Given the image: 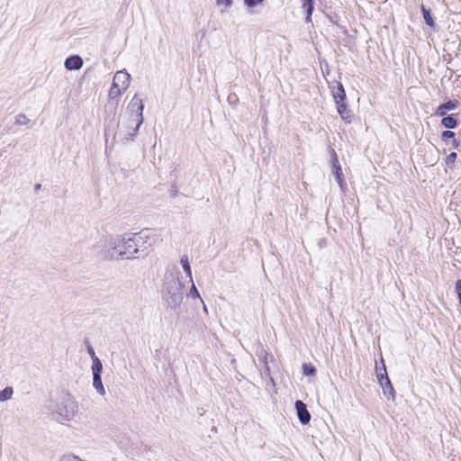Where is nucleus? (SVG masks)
Listing matches in <instances>:
<instances>
[{"label": "nucleus", "mask_w": 461, "mask_h": 461, "mask_svg": "<svg viewBox=\"0 0 461 461\" xmlns=\"http://www.w3.org/2000/svg\"><path fill=\"white\" fill-rule=\"evenodd\" d=\"M375 373H376V377H377L378 383L380 384H383V381L384 379L389 378L387 375L386 367H385V365H384L383 359H381V366H376Z\"/></svg>", "instance_id": "obj_15"}, {"label": "nucleus", "mask_w": 461, "mask_h": 461, "mask_svg": "<svg viewBox=\"0 0 461 461\" xmlns=\"http://www.w3.org/2000/svg\"><path fill=\"white\" fill-rule=\"evenodd\" d=\"M121 260L122 259H135L140 258L139 251L137 249V243L135 240L134 234L132 236L121 235Z\"/></svg>", "instance_id": "obj_6"}, {"label": "nucleus", "mask_w": 461, "mask_h": 461, "mask_svg": "<svg viewBox=\"0 0 461 461\" xmlns=\"http://www.w3.org/2000/svg\"><path fill=\"white\" fill-rule=\"evenodd\" d=\"M77 412V403L70 394L60 396L51 409V417L58 422L71 420Z\"/></svg>", "instance_id": "obj_3"}, {"label": "nucleus", "mask_w": 461, "mask_h": 461, "mask_svg": "<svg viewBox=\"0 0 461 461\" xmlns=\"http://www.w3.org/2000/svg\"><path fill=\"white\" fill-rule=\"evenodd\" d=\"M442 139H452L455 137V132L451 131H444L441 134Z\"/></svg>", "instance_id": "obj_30"}, {"label": "nucleus", "mask_w": 461, "mask_h": 461, "mask_svg": "<svg viewBox=\"0 0 461 461\" xmlns=\"http://www.w3.org/2000/svg\"><path fill=\"white\" fill-rule=\"evenodd\" d=\"M295 409L300 422L303 425L308 424L311 420V414L308 411L306 405L302 401L298 400L295 402Z\"/></svg>", "instance_id": "obj_8"}, {"label": "nucleus", "mask_w": 461, "mask_h": 461, "mask_svg": "<svg viewBox=\"0 0 461 461\" xmlns=\"http://www.w3.org/2000/svg\"><path fill=\"white\" fill-rule=\"evenodd\" d=\"M29 122V119L23 113H20L15 117V123L19 125H24Z\"/></svg>", "instance_id": "obj_25"}, {"label": "nucleus", "mask_w": 461, "mask_h": 461, "mask_svg": "<svg viewBox=\"0 0 461 461\" xmlns=\"http://www.w3.org/2000/svg\"><path fill=\"white\" fill-rule=\"evenodd\" d=\"M265 0H244V5L248 7V8H254L255 6H257L258 4H261L263 3Z\"/></svg>", "instance_id": "obj_27"}, {"label": "nucleus", "mask_w": 461, "mask_h": 461, "mask_svg": "<svg viewBox=\"0 0 461 461\" xmlns=\"http://www.w3.org/2000/svg\"><path fill=\"white\" fill-rule=\"evenodd\" d=\"M60 461H86V460H83L81 459L79 456H74V455H67V456H64Z\"/></svg>", "instance_id": "obj_29"}, {"label": "nucleus", "mask_w": 461, "mask_h": 461, "mask_svg": "<svg viewBox=\"0 0 461 461\" xmlns=\"http://www.w3.org/2000/svg\"><path fill=\"white\" fill-rule=\"evenodd\" d=\"M131 75L125 70H120L115 73L113 78V84H116L122 90H125L130 86Z\"/></svg>", "instance_id": "obj_7"}, {"label": "nucleus", "mask_w": 461, "mask_h": 461, "mask_svg": "<svg viewBox=\"0 0 461 461\" xmlns=\"http://www.w3.org/2000/svg\"><path fill=\"white\" fill-rule=\"evenodd\" d=\"M135 240L137 243V249L140 258L148 256L152 247L157 242V236L150 230H142L140 233H134Z\"/></svg>", "instance_id": "obj_5"}, {"label": "nucleus", "mask_w": 461, "mask_h": 461, "mask_svg": "<svg viewBox=\"0 0 461 461\" xmlns=\"http://www.w3.org/2000/svg\"><path fill=\"white\" fill-rule=\"evenodd\" d=\"M303 374L305 375H313L315 374V368L312 366H308V365L304 364L303 366Z\"/></svg>", "instance_id": "obj_28"}, {"label": "nucleus", "mask_w": 461, "mask_h": 461, "mask_svg": "<svg viewBox=\"0 0 461 461\" xmlns=\"http://www.w3.org/2000/svg\"><path fill=\"white\" fill-rule=\"evenodd\" d=\"M337 105V111L339 114L340 115L341 119L346 122L347 123H350L353 120V114L349 109H348L345 103L338 104Z\"/></svg>", "instance_id": "obj_11"}, {"label": "nucleus", "mask_w": 461, "mask_h": 461, "mask_svg": "<svg viewBox=\"0 0 461 461\" xmlns=\"http://www.w3.org/2000/svg\"><path fill=\"white\" fill-rule=\"evenodd\" d=\"M121 235L104 237L95 245L97 255L104 260H121Z\"/></svg>", "instance_id": "obj_4"}, {"label": "nucleus", "mask_w": 461, "mask_h": 461, "mask_svg": "<svg viewBox=\"0 0 461 461\" xmlns=\"http://www.w3.org/2000/svg\"><path fill=\"white\" fill-rule=\"evenodd\" d=\"M332 167L333 174L335 175L336 181L338 182L341 190L344 189V179L340 165L339 164L337 154L333 151L332 153Z\"/></svg>", "instance_id": "obj_9"}, {"label": "nucleus", "mask_w": 461, "mask_h": 461, "mask_svg": "<svg viewBox=\"0 0 461 461\" xmlns=\"http://www.w3.org/2000/svg\"><path fill=\"white\" fill-rule=\"evenodd\" d=\"M380 385L383 389L384 394L385 396H387L388 399L394 400L395 393H394L393 387L390 382V379L389 378L384 379L383 381V384H380Z\"/></svg>", "instance_id": "obj_14"}, {"label": "nucleus", "mask_w": 461, "mask_h": 461, "mask_svg": "<svg viewBox=\"0 0 461 461\" xmlns=\"http://www.w3.org/2000/svg\"><path fill=\"white\" fill-rule=\"evenodd\" d=\"M41 187V185H36V189H39Z\"/></svg>", "instance_id": "obj_35"}, {"label": "nucleus", "mask_w": 461, "mask_h": 461, "mask_svg": "<svg viewBox=\"0 0 461 461\" xmlns=\"http://www.w3.org/2000/svg\"><path fill=\"white\" fill-rule=\"evenodd\" d=\"M180 264L190 281L193 282L192 270L188 258L186 256H183L180 259Z\"/></svg>", "instance_id": "obj_19"}, {"label": "nucleus", "mask_w": 461, "mask_h": 461, "mask_svg": "<svg viewBox=\"0 0 461 461\" xmlns=\"http://www.w3.org/2000/svg\"><path fill=\"white\" fill-rule=\"evenodd\" d=\"M124 92L125 90H122L120 86H117L116 84L112 83V86L109 90L108 96L110 99H116L120 97Z\"/></svg>", "instance_id": "obj_20"}, {"label": "nucleus", "mask_w": 461, "mask_h": 461, "mask_svg": "<svg viewBox=\"0 0 461 461\" xmlns=\"http://www.w3.org/2000/svg\"><path fill=\"white\" fill-rule=\"evenodd\" d=\"M188 295L190 297H192L193 299H195V298L201 299L199 292H198L196 286L194 285V282H192V285H191L190 292H189Z\"/></svg>", "instance_id": "obj_26"}, {"label": "nucleus", "mask_w": 461, "mask_h": 461, "mask_svg": "<svg viewBox=\"0 0 461 461\" xmlns=\"http://www.w3.org/2000/svg\"><path fill=\"white\" fill-rule=\"evenodd\" d=\"M92 373L93 375H101L103 371V365L99 358L92 360Z\"/></svg>", "instance_id": "obj_23"}, {"label": "nucleus", "mask_w": 461, "mask_h": 461, "mask_svg": "<svg viewBox=\"0 0 461 461\" xmlns=\"http://www.w3.org/2000/svg\"><path fill=\"white\" fill-rule=\"evenodd\" d=\"M216 5L218 6H223L221 12L227 11L232 5V0H216Z\"/></svg>", "instance_id": "obj_24"}, {"label": "nucleus", "mask_w": 461, "mask_h": 461, "mask_svg": "<svg viewBox=\"0 0 461 461\" xmlns=\"http://www.w3.org/2000/svg\"><path fill=\"white\" fill-rule=\"evenodd\" d=\"M456 152H451L447 157V163H454L456 159Z\"/></svg>", "instance_id": "obj_31"}, {"label": "nucleus", "mask_w": 461, "mask_h": 461, "mask_svg": "<svg viewBox=\"0 0 461 461\" xmlns=\"http://www.w3.org/2000/svg\"><path fill=\"white\" fill-rule=\"evenodd\" d=\"M93 386L100 395L104 396L105 394V389L102 383L101 375H93Z\"/></svg>", "instance_id": "obj_17"}, {"label": "nucleus", "mask_w": 461, "mask_h": 461, "mask_svg": "<svg viewBox=\"0 0 461 461\" xmlns=\"http://www.w3.org/2000/svg\"><path fill=\"white\" fill-rule=\"evenodd\" d=\"M201 301H202V303H203V311H204V312H207V308H206V306H205V304H204L203 301L202 299H201Z\"/></svg>", "instance_id": "obj_33"}, {"label": "nucleus", "mask_w": 461, "mask_h": 461, "mask_svg": "<svg viewBox=\"0 0 461 461\" xmlns=\"http://www.w3.org/2000/svg\"><path fill=\"white\" fill-rule=\"evenodd\" d=\"M184 285L176 276L170 275L165 280L162 289V298L167 310H177L184 299Z\"/></svg>", "instance_id": "obj_2"}, {"label": "nucleus", "mask_w": 461, "mask_h": 461, "mask_svg": "<svg viewBox=\"0 0 461 461\" xmlns=\"http://www.w3.org/2000/svg\"><path fill=\"white\" fill-rule=\"evenodd\" d=\"M14 389L11 386H6L4 390L0 391V402H6L12 398Z\"/></svg>", "instance_id": "obj_21"}, {"label": "nucleus", "mask_w": 461, "mask_h": 461, "mask_svg": "<svg viewBox=\"0 0 461 461\" xmlns=\"http://www.w3.org/2000/svg\"><path fill=\"white\" fill-rule=\"evenodd\" d=\"M302 2V7L305 9L307 16H306V22L311 23L312 22V14L313 12V0H301Z\"/></svg>", "instance_id": "obj_16"}, {"label": "nucleus", "mask_w": 461, "mask_h": 461, "mask_svg": "<svg viewBox=\"0 0 461 461\" xmlns=\"http://www.w3.org/2000/svg\"><path fill=\"white\" fill-rule=\"evenodd\" d=\"M87 352L90 355L92 360H94L95 358H98L97 356L95 355V352L93 347L91 345L87 346Z\"/></svg>", "instance_id": "obj_32"}, {"label": "nucleus", "mask_w": 461, "mask_h": 461, "mask_svg": "<svg viewBox=\"0 0 461 461\" xmlns=\"http://www.w3.org/2000/svg\"><path fill=\"white\" fill-rule=\"evenodd\" d=\"M421 12L426 24L429 27H434L435 23L430 14L429 10H427L423 5L421 6Z\"/></svg>", "instance_id": "obj_22"}, {"label": "nucleus", "mask_w": 461, "mask_h": 461, "mask_svg": "<svg viewBox=\"0 0 461 461\" xmlns=\"http://www.w3.org/2000/svg\"><path fill=\"white\" fill-rule=\"evenodd\" d=\"M453 144H454L455 147L458 146V143H457V141L456 140H454Z\"/></svg>", "instance_id": "obj_34"}, {"label": "nucleus", "mask_w": 461, "mask_h": 461, "mask_svg": "<svg viewBox=\"0 0 461 461\" xmlns=\"http://www.w3.org/2000/svg\"><path fill=\"white\" fill-rule=\"evenodd\" d=\"M82 66H83V59L77 55L68 57L65 60V68L68 70H78L82 68Z\"/></svg>", "instance_id": "obj_10"}, {"label": "nucleus", "mask_w": 461, "mask_h": 461, "mask_svg": "<svg viewBox=\"0 0 461 461\" xmlns=\"http://www.w3.org/2000/svg\"><path fill=\"white\" fill-rule=\"evenodd\" d=\"M332 95L336 104L345 103L346 93L343 86L340 83H338L337 89L333 90Z\"/></svg>", "instance_id": "obj_13"}, {"label": "nucleus", "mask_w": 461, "mask_h": 461, "mask_svg": "<svg viewBox=\"0 0 461 461\" xmlns=\"http://www.w3.org/2000/svg\"><path fill=\"white\" fill-rule=\"evenodd\" d=\"M143 109L144 105L142 100L135 95L128 104L126 121H122V127L127 130L125 132V138L127 140L136 136L140 125L143 123Z\"/></svg>", "instance_id": "obj_1"}, {"label": "nucleus", "mask_w": 461, "mask_h": 461, "mask_svg": "<svg viewBox=\"0 0 461 461\" xmlns=\"http://www.w3.org/2000/svg\"><path fill=\"white\" fill-rule=\"evenodd\" d=\"M457 102L450 100L445 104H440L436 111V114L438 116H444L447 113V111L455 110Z\"/></svg>", "instance_id": "obj_12"}, {"label": "nucleus", "mask_w": 461, "mask_h": 461, "mask_svg": "<svg viewBox=\"0 0 461 461\" xmlns=\"http://www.w3.org/2000/svg\"><path fill=\"white\" fill-rule=\"evenodd\" d=\"M441 124L447 129H454L457 126V121L453 115L443 117Z\"/></svg>", "instance_id": "obj_18"}]
</instances>
